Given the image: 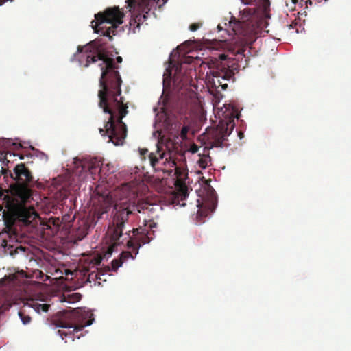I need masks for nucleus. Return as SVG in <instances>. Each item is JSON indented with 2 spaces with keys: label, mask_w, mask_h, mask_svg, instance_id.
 Here are the masks:
<instances>
[{
  "label": "nucleus",
  "mask_w": 351,
  "mask_h": 351,
  "mask_svg": "<svg viewBox=\"0 0 351 351\" xmlns=\"http://www.w3.org/2000/svg\"><path fill=\"white\" fill-rule=\"evenodd\" d=\"M75 173L84 178L88 175L91 176L93 180L98 178H103L113 173L112 167L109 164L103 165V162L97 158L86 157L75 161Z\"/></svg>",
  "instance_id": "8"
},
{
  "label": "nucleus",
  "mask_w": 351,
  "mask_h": 351,
  "mask_svg": "<svg viewBox=\"0 0 351 351\" xmlns=\"http://www.w3.org/2000/svg\"><path fill=\"white\" fill-rule=\"evenodd\" d=\"M10 212L13 221H21L25 225L31 224L38 217L33 208L21 204L12 206L10 208Z\"/></svg>",
  "instance_id": "14"
},
{
  "label": "nucleus",
  "mask_w": 351,
  "mask_h": 351,
  "mask_svg": "<svg viewBox=\"0 0 351 351\" xmlns=\"http://www.w3.org/2000/svg\"><path fill=\"white\" fill-rule=\"evenodd\" d=\"M149 163L154 169H156L159 165H166L168 164L170 167H175V174L179 181L187 176L186 170L184 168L177 167L174 159L171 157L169 153L160 152L158 149L156 153L151 152L148 155Z\"/></svg>",
  "instance_id": "12"
},
{
  "label": "nucleus",
  "mask_w": 351,
  "mask_h": 351,
  "mask_svg": "<svg viewBox=\"0 0 351 351\" xmlns=\"http://www.w3.org/2000/svg\"><path fill=\"white\" fill-rule=\"evenodd\" d=\"M50 307V305L47 304H38L36 303L34 305V308L38 313L40 312H47L49 311V308Z\"/></svg>",
  "instance_id": "18"
},
{
  "label": "nucleus",
  "mask_w": 351,
  "mask_h": 351,
  "mask_svg": "<svg viewBox=\"0 0 351 351\" xmlns=\"http://www.w3.org/2000/svg\"><path fill=\"white\" fill-rule=\"evenodd\" d=\"M82 295L79 293H73L68 295V302L73 303L81 300Z\"/></svg>",
  "instance_id": "20"
},
{
  "label": "nucleus",
  "mask_w": 351,
  "mask_h": 351,
  "mask_svg": "<svg viewBox=\"0 0 351 351\" xmlns=\"http://www.w3.org/2000/svg\"><path fill=\"white\" fill-rule=\"evenodd\" d=\"M155 226V223H152L147 226L145 224L144 227H139L133 230V234L134 236V240L130 239L128 241V247L132 249L134 252V256L132 255L131 252H123L121 254L120 258L122 261H125L130 258L134 259L135 256L138 253V248L146 243H149L153 237L154 231L152 230V228Z\"/></svg>",
  "instance_id": "10"
},
{
  "label": "nucleus",
  "mask_w": 351,
  "mask_h": 351,
  "mask_svg": "<svg viewBox=\"0 0 351 351\" xmlns=\"http://www.w3.org/2000/svg\"><path fill=\"white\" fill-rule=\"evenodd\" d=\"M234 128V121H220L211 133L210 147H221Z\"/></svg>",
  "instance_id": "13"
},
{
  "label": "nucleus",
  "mask_w": 351,
  "mask_h": 351,
  "mask_svg": "<svg viewBox=\"0 0 351 351\" xmlns=\"http://www.w3.org/2000/svg\"><path fill=\"white\" fill-rule=\"evenodd\" d=\"M167 1V0H129V5L131 7L137 5L138 8H143V11H145L146 9H148L149 11L155 4H158L160 8Z\"/></svg>",
  "instance_id": "16"
},
{
  "label": "nucleus",
  "mask_w": 351,
  "mask_h": 351,
  "mask_svg": "<svg viewBox=\"0 0 351 351\" xmlns=\"http://www.w3.org/2000/svg\"><path fill=\"white\" fill-rule=\"evenodd\" d=\"M294 3L298 1V0H291Z\"/></svg>",
  "instance_id": "35"
},
{
  "label": "nucleus",
  "mask_w": 351,
  "mask_h": 351,
  "mask_svg": "<svg viewBox=\"0 0 351 351\" xmlns=\"http://www.w3.org/2000/svg\"><path fill=\"white\" fill-rule=\"evenodd\" d=\"M19 316L24 324H29L32 320L31 317L29 315H27L24 311H20L19 312Z\"/></svg>",
  "instance_id": "19"
},
{
  "label": "nucleus",
  "mask_w": 351,
  "mask_h": 351,
  "mask_svg": "<svg viewBox=\"0 0 351 351\" xmlns=\"http://www.w3.org/2000/svg\"><path fill=\"white\" fill-rule=\"evenodd\" d=\"M1 173L4 178H10L13 182L10 184L12 195L21 202H29L32 195L31 187L34 185V179L30 170L25 164L16 165L13 171L1 168Z\"/></svg>",
  "instance_id": "3"
},
{
  "label": "nucleus",
  "mask_w": 351,
  "mask_h": 351,
  "mask_svg": "<svg viewBox=\"0 0 351 351\" xmlns=\"http://www.w3.org/2000/svg\"><path fill=\"white\" fill-rule=\"evenodd\" d=\"M123 261L120 258L119 259H114L111 264H112V269L114 271H116L119 267L122 265Z\"/></svg>",
  "instance_id": "23"
},
{
  "label": "nucleus",
  "mask_w": 351,
  "mask_h": 351,
  "mask_svg": "<svg viewBox=\"0 0 351 351\" xmlns=\"http://www.w3.org/2000/svg\"><path fill=\"white\" fill-rule=\"evenodd\" d=\"M208 213V210H203V209L199 208L197 210V218L198 221L200 223L204 222L203 218L206 217Z\"/></svg>",
  "instance_id": "21"
},
{
  "label": "nucleus",
  "mask_w": 351,
  "mask_h": 351,
  "mask_svg": "<svg viewBox=\"0 0 351 351\" xmlns=\"http://www.w3.org/2000/svg\"><path fill=\"white\" fill-rule=\"evenodd\" d=\"M148 152V149H143L141 150V155L145 156Z\"/></svg>",
  "instance_id": "27"
},
{
  "label": "nucleus",
  "mask_w": 351,
  "mask_h": 351,
  "mask_svg": "<svg viewBox=\"0 0 351 351\" xmlns=\"http://www.w3.org/2000/svg\"><path fill=\"white\" fill-rule=\"evenodd\" d=\"M202 25V23H192L191 25H190L189 26V29L192 32H195L196 30H197Z\"/></svg>",
  "instance_id": "24"
},
{
  "label": "nucleus",
  "mask_w": 351,
  "mask_h": 351,
  "mask_svg": "<svg viewBox=\"0 0 351 351\" xmlns=\"http://www.w3.org/2000/svg\"><path fill=\"white\" fill-rule=\"evenodd\" d=\"M124 13L119 7L108 8L104 12H99L95 15V21L91 22L92 27L95 32L104 36L109 37L116 34V29L123 23Z\"/></svg>",
  "instance_id": "5"
},
{
  "label": "nucleus",
  "mask_w": 351,
  "mask_h": 351,
  "mask_svg": "<svg viewBox=\"0 0 351 351\" xmlns=\"http://www.w3.org/2000/svg\"><path fill=\"white\" fill-rule=\"evenodd\" d=\"M116 60H117V62L118 63H121V62H122V61H123V59H122V58H121V56H117V57L116 58Z\"/></svg>",
  "instance_id": "28"
},
{
  "label": "nucleus",
  "mask_w": 351,
  "mask_h": 351,
  "mask_svg": "<svg viewBox=\"0 0 351 351\" xmlns=\"http://www.w3.org/2000/svg\"><path fill=\"white\" fill-rule=\"evenodd\" d=\"M97 278L100 279V280L101 279V278L100 276L97 277Z\"/></svg>",
  "instance_id": "37"
},
{
  "label": "nucleus",
  "mask_w": 351,
  "mask_h": 351,
  "mask_svg": "<svg viewBox=\"0 0 351 351\" xmlns=\"http://www.w3.org/2000/svg\"><path fill=\"white\" fill-rule=\"evenodd\" d=\"M150 204L146 202H139L137 205L132 206H119L115 207L116 212L112 219V225L108 228V234L110 240L117 243L123 234V230L125 223L128 221L130 215H132L134 210L141 213L145 210L149 209Z\"/></svg>",
  "instance_id": "7"
},
{
  "label": "nucleus",
  "mask_w": 351,
  "mask_h": 351,
  "mask_svg": "<svg viewBox=\"0 0 351 351\" xmlns=\"http://www.w3.org/2000/svg\"><path fill=\"white\" fill-rule=\"evenodd\" d=\"M238 68L226 54H220L217 58H213L209 62L210 74L213 76V86L217 90L219 88L225 90L228 88L227 82L234 81V71Z\"/></svg>",
  "instance_id": "4"
},
{
  "label": "nucleus",
  "mask_w": 351,
  "mask_h": 351,
  "mask_svg": "<svg viewBox=\"0 0 351 351\" xmlns=\"http://www.w3.org/2000/svg\"><path fill=\"white\" fill-rule=\"evenodd\" d=\"M190 130V127L189 125H184L180 131V137L182 140H186L187 138V134Z\"/></svg>",
  "instance_id": "22"
},
{
  "label": "nucleus",
  "mask_w": 351,
  "mask_h": 351,
  "mask_svg": "<svg viewBox=\"0 0 351 351\" xmlns=\"http://www.w3.org/2000/svg\"><path fill=\"white\" fill-rule=\"evenodd\" d=\"M197 152V148H194V149H193V152Z\"/></svg>",
  "instance_id": "32"
},
{
  "label": "nucleus",
  "mask_w": 351,
  "mask_h": 351,
  "mask_svg": "<svg viewBox=\"0 0 351 351\" xmlns=\"http://www.w3.org/2000/svg\"><path fill=\"white\" fill-rule=\"evenodd\" d=\"M98 202L100 203V206L95 208L93 216L83 217L79 219L75 225L70 223L75 219V213L72 217L69 214L64 215L60 219L61 223H64L63 228H71L69 232L77 240L83 239L88 234L90 228H93L97 221L101 219L103 215L107 213L111 208L112 199L108 195H99Z\"/></svg>",
  "instance_id": "2"
},
{
  "label": "nucleus",
  "mask_w": 351,
  "mask_h": 351,
  "mask_svg": "<svg viewBox=\"0 0 351 351\" xmlns=\"http://www.w3.org/2000/svg\"><path fill=\"white\" fill-rule=\"evenodd\" d=\"M197 202H198V204H197V207H199V206H201V205H200V203H199V201L198 200V201H197Z\"/></svg>",
  "instance_id": "33"
},
{
  "label": "nucleus",
  "mask_w": 351,
  "mask_h": 351,
  "mask_svg": "<svg viewBox=\"0 0 351 351\" xmlns=\"http://www.w3.org/2000/svg\"><path fill=\"white\" fill-rule=\"evenodd\" d=\"M128 5L129 8V11L132 13V18L130 21V29L132 30L134 33L136 32V29L140 27V25L142 23H143L146 19L147 15L148 14L152 8L148 11V9H146L145 11H143V8H138L136 5H134L133 7L130 6L129 0H127Z\"/></svg>",
  "instance_id": "15"
},
{
  "label": "nucleus",
  "mask_w": 351,
  "mask_h": 351,
  "mask_svg": "<svg viewBox=\"0 0 351 351\" xmlns=\"http://www.w3.org/2000/svg\"><path fill=\"white\" fill-rule=\"evenodd\" d=\"M61 221L59 217H49L43 223L46 229H50L52 234H56L61 225Z\"/></svg>",
  "instance_id": "17"
},
{
  "label": "nucleus",
  "mask_w": 351,
  "mask_h": 351,
  "mask_svg": "<svg viewBox=\"0 0 351 351\" xmlns=\"http://www.w3.org/2000/svg\"><path fill=\"white\" fill-rule=\"evenodd\" d=\"M215 203H213L212 208H209V210H210V212H213V211L214 210V209H215Z\"/></svg>",
  "instance_id": "29"
},
{
  "label": "nucleus",
  "mask_w": 351,
  "mask_h": 351,
  "mask_svg": "<svg viewBox=\"0 0 351 351\" xmlns=\"http://www.w3.org/2000/svg\"><path fill=\"white\" fill-rule=\"evenodd\" d=\"M257 0H242V2L245 4H252L254 2H256ZM265 3H269V0H263Z\"/></svg>",
  "instance_id": "25"
},
{
  "label": "nucleus",
  "mask_w": 351,
  "mask_h": 351,
  "mask_svg": "<svg viewBox=\"0 0 351 351\" xmlns=\"http://www.w3.org/2000/svg\"><path fill=\"white\" fill-rule=\"evenodd\" d=\"M93 314L90 311L83 308H75L64 313L63 317L58 321V326L62 328L71 329L72 331L65 332L59 330L58 333L62 339L63 336H71L72 340H74L73 332L82 330L85 326L92 324L94 318Z\"/></svg>",
  "instance_id": "6"
},
{
  "label": "nucleus",
  "mask_w": 351,
  "mask_h": 351,
  "mask_svg": "<svg viewBox=\"0 0 351 351\" xmlns=\"http://www.w3.org/2000/svg\"><path fill=\"white\" fill-rule=\"evenodd\" d=\"M99 42V40H95L86 45L78 46L75 56L79 64L84 68L99 62L98 66L101 71L99 80V106L104 112L110 115L105 124V130L99 128V133L102 136L107 134L114 145H119L123 143L127 136V127L122 120L128 112V107L123 104L122 97L117 99L121 93L122 83L119 66Z\"/></svg>",
  "instance_id": "1"
},
{
  "label": "nucleus",
  "mask_w": 351,
  "mask_h": 351,
  "mask_svg": "<svg viewBox=\"0 0 351 351\" xmlns=\"http://www.w3.org/2000/svg\"><path fill=\"white\" fill-rule=\"evenodd\" d=\"M192 61L191 57H186L184 61H181L179 65L176 66L173 79V86L181 95V99L188 104L193 99H195L196 93L189 86L191 77L185 69L186 64H189Z\"/></svg>",
  "instance_id": "9"
},
{
  "label": "nucleus",
  "mask_w": 351,
  "mask_h": 351,
  "mask_svg": "<svg viewBox=\"0 0 351 351\" xmlns=\"http://www.w3.org/2000/svg\"><path fill=\"white\" fill-rule=\"evenodd\" d=\"M3 206L0 204V212L3 211Z\"/></svg>",
  "instance_id": "31"
},
{
  "label": "nucleus",
  "mask_w": 351,
  "mask_h": 351,
  "mask_svg": "<svg viewBox=\"0 0 351 351\" xmlns=\"http://www.w3.org/2000/svg\"><path fill=\"white\" fill-rule=\"evenodd\" d=\"M6 197H8V196L5 195L3 191H0V199H5Z\"/></svg>",
  "instance_id": "26"
},
{
  "label": "nucleus",
  "mask_w": 351,
  "mask_h": 351,
  "mask_svg": "<svg viewBox=\"0 0 351 351\" xmlns=\"http://www.w3.org/2000/svg\"><path fill=\"white\" fill-rule=\"evenodd\" d=\"M3 217H5V210H3Z\"/></svg>",
  "instance_id": "34"
},
{
  "label": "nucleus",
  "mask_w": 351,
  "mask_h": 351,
  "mask_svg": "<svg viewBox=\"0 0 351 351\" xmlns=\"http://www.w3.org/2000/svg\"><path fill=\"white\" fill-rule=\"evenodd\" d=\"M239 136L240 138H242L243 137V134L242 132H239Z\"/></svg>",
  "instance_id": "30"
},
{
  "label": "nucleus",
  "mask_w": 351,
  "mask_h": 351,
  "mask_svg": "<svg viewBox=\"0 0 351 351\" xmlns=\"http://www.w3.org/2000/svg\"><path fill=\"white\" fill-rule=\"evenodd\" d=\"M256 10L254 8H245L240 12V18L237 20L232 16L229 25L237 35L247 36L254 30V24L252 21Z\"/></svg>",
  "instance_id": "11"
},
{
  "label": "nucleus",
  "mask_w": 351,
  "mask_h": 351,
  "mask_svg": "<svg viewBox=\"0 0 351 351\" xmlns=\"http://www.w3.org/2000/svg\"><path fill=\"white\" fill-rule=\"evenodd\" d=\"M308 1L310 3V4H311V3H312V2H311V0H308Z\"/></svg>",
  "instance_id": "36"
}]
</instances>
